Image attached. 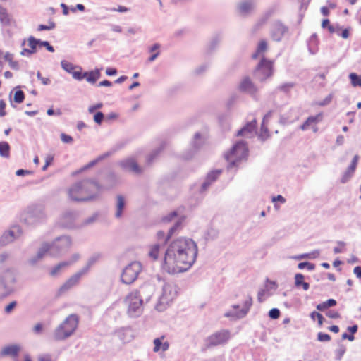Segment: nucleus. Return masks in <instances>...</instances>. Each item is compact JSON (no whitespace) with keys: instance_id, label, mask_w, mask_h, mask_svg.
Instances as JSON below:
<instances>
[{"instance_id":"f257e3e1","label":"nucleus","mask_w":361,"mask_h":361,"mask_svg":"<svg viewBox=\"0 0 361 361\" xmlns=\"http://www.w3.org/2000/svg\"><path fill=\"white\" fill-rule=\"evenodd\" d=\"M197 244L190 238H179L172 241L165 252L163 269L169 274L188 270L197 256Z\"/></svg>"},{"instance_id":"f03ea898","label":"nucleus","mask_w":361,"mask_h":361,"mask_svg":"<svg viewBox=\"0 0 361 361\" xmlns=\"http://www.w3.org/2000/svg\"><path fill=\"white\" fill-rule=\"evenodd\" d=\"M101 190V185L95 180L85 179L75 183L68 189V196L76 202L90 201L99 195Z\"/></svg>"},{"instance_id":"7ed1b4c3","label":"nucleus","mask_w":361,"mask_h":361,"mask_svg":"<svg viewBox=\"0 0 361 361\" xmlns=\"http://www.w3.org/2000/svg\"><path fill=\"white\" fill-rule=\"evenodd\" d=\"M79 324V317L76 314H69L53 331L52 338L56 341H65L76 331Z\"/></svg>"},{"instance_id":"20e7f679","label":"nucleus","mask_w":361,"mask_h":361,"mask_svg":"<svg viewBox=\"0 0 361 361\" xmlns=\"http://www.w3.org/2000/svg\"><path fill=\"white\" fill-rule=\"evenodd\" d=\"M248 156V147L243 140L237 142L232 148L224 154L225 159L228 162V168L236 166Z\"/></svg>"},{"instance_id":"39448f33","label":"nucleus","mask_w":361,"mask_h":361,"mask_svg":"<svg viewBox=\"0 0 361 361\" xmlns=\"http://www.w3.org/2000/svg\"><path fill=\"white\" fill-rule=\"evenodd\" d=\"M178 294V286L173 283H166L162 288V294L156 305V310L162 312L173 300Z\"/></svg>"},{"instance_id":"423d86ee","label":"nucleus","mask_w":361,"mask_h":361,"mask_svg":"<svg viewBox=\"0 0 361 361\" xmlns=\"http://www.w3.org/2000/svg\"><path fill=\"white\" fill-rule=\"evenodd\" d=\"M16 275V271L13 268H8L0 273V293L4 296H8L13 292Z\"/></svg>"},{"instance_id":"0eeeda50","label":"nucleus","mask_w":361,"mask_h":361,"mask_svg":"<svg viewBox=\"0 0 361 361\" xmlns=\"http://www.w3.org/2000/svg\"><path fill=\"white\" fill-rule=\"evenodd\" d=\"M142 269L140 262L137 261L130 262L122 271L121 276V282L127 285L133 283L137 279Z\"/></svg>"},{"instance_id":"6e6552de","label":"nucleus","mask_w":361,"mask_h":361,"mask_svg":"<svg viewBox=\"0 0 361 361\" xmlns=\"http://www.w3.org/2000/svg\"><path fill=\"white\" fill-rule=\"evenodd\" d=\"M125 302L128 305L127 313L130 317H139L143 310L142 299L138 297L136 293H130L125 298Z\"/></svg>"},{"instance_id":"1a4fd4ad","label":"nucleus","mask_w":361,"mask_h":361,"mask_svg":"<svg viewBox=\"0 0 361 361\" xmlns=\"http://www.w3.org/2000/svg\"><path fill=\"white\" fill-rule=\"evenodd\" d=\"M51 245V255L59 256L66 252L72 245V240L68 235L57 237Z\"/></svg>"},{"instance_id":"9d476101","label":"nucleus","mask_w":361,"mask_h":361,"mask_svg":"<svg viewBox=\"0 0 361 361\" xmlns=\"http://www.w3.org/2000/svg\"><path fill=\"white\" fill-rule=\"evenodd\" d=\"M44 217V210L40 207H31L22 214L21 221L27 225H32Z\"/></svg>"},{"instance_id":"9b49d317","label":"nucleus","mask_w":361,"mask_h":361,"mask_svg":"<svg viewBox=\"0 0 361 361\" xmlns=\"http://www.w3.org/2000/svg\"><path fill=\"white\" fill-rule=\"evenodd\" d=\"M273 73V63L263 57L256 68L255 75L261 82L264 81Z\"/></svg>"},{"instance_id":"f8f14e48","label":"nucleus","mask_w":361,"mask_h":361,"mask_svg":"<svg viewBox=\"0 0 361 361\" xmlns=\"http://www.w3.org/2000/svg\"><path fill=\"white\" fill-rule=\"evenodd\" d=\"M85 271L86 270L80 269L73 275L70 276L58 289L57 295L60 296L68 291L74 286H77L82 277L86 275Z\"/></svg>"},{"instance_id":"ddd939ff","label":"nucleus","mask_w":361,"mask_h":361,"mask_svg":"<svg viewBox=\"0 0 361 361\" xmlns=\"http://www.w3.org/2000/svg\"><path fill=\"white\" fill-rule=\"evenodd\" d=\"M85 271L86 270L80 269L73 275L70 276L58 289L57 295L60 296L68 291L74 286H77L82 277L86 275Z\"/></svg>"},{"instance_id":"4468645a","label":"nucleus","mask_w":361,"mask_h":361,"mask_svg":"<svg viewBox=\"0 0 361 361\" xmlns=\"http://www.w3.org/2000/svg\"><path fill=\"white\" fill-rule=\"evenodd\" d=\"M28 46L31 48V49H27L26 48L23 49L20 54L22 56H30L32 54L36 52V48L37 45H40L42 47H44L49 51L54 52V48L51 46L49 42L47 41H42L40 39H37L32 36H30L28 39Z\"/></svg>"},{"instance_id":"2eb2a0df","label":"nucleus","mask_w":361,"mask_h":361,"mask_svg":"<svg viewBox=\"0 0 361 361\" xmlns=\"http://www.w3.org/2000/svg\"><path fill=\"white\" fill-rule=\"evenodd\" d=\"M23 233L19 226H13L9 231H5L0 238V245L5 246L19 238Z\"/></svg>"},{"instance_id":"dca6fc26","label":"nucleus","mask_w":361,"mask_h":361,"mask_svg":"<svg viewBox=\"0 0 361 361\" xmlns=\"http://www.w3.org/2000/svg\"><path fill=\"white\" fill-rule=\"evenodd\" d=\"M229 339V331H217L207 338V347L216 346L225 343Z\"/></svg>"},{"instance_id":"f3484780","label":"nucleus","mask_w":361,"mask_h":361,"mask_svg":"<svg viewBox=\"0 0 361 361\" xmlns=\"http://www.w3.org/2000/svg\"><path fill=\"white\" fill-rule=\"evenodd\" d=\"M78 217V213L75 211H66L61 216L59 220L60 225L66 228H73L77 227L75 224Z\"/></svg>"},{"instance_id":"a211bd4d","label":"nucleus","mask_w":361,"mask_h":361,"mask_svg":"<svg viewBox=\"0 0 361 361\" xmlns=\"http://www.w3.org/2000/svg\"><path fill=\"white\" fill-rule=\"evenodd\" d=\"M119 166L125 171L132 172L135 174H141L142 169L138 165L137 161L133 157H128L119 162Z\"/></svg>"},{"instance_id":"6ab92c4d","label":"nucleus","mask_w":361,"mask_h":361,"mask_svg":"<svg viewBox=\"0 0 361 361\" xmlns=\"http://www.w3.org/2000/svg\"><path fill=\"white\" fill-rule=\"evenodd\" d=\"M288 30V28L281 22L276 21L271 25V37L274 41L280 42Z\"/></svg>"},{"instance_id":"aec40b11","label":"nucleus","mask_w":361,"mask_h":361,"mask_svg":"<svg viewBox=\"0 0 361 361\" xmlns=\"http://www.w3.org/2000/svg\"><path fill=\"white\" fill-rule=\"evenodd\" d=\"M154 292V287L149 283H145L140 287L139 290L132 291L136 293L140 298L142 299V302L145 300L148 302Z\"/></svg>"},{"instance_id":"412c9836","label":"nucleus","mask_w":361,"mask_h":361,"mask_svg":"<svg viewBox=\"0 0 361 361\" xmlns=\"http://www.w3.org/2000/svg\"><path fill=\"white\" fill-rule=\"evenodd\" d=\"M252 305V298L251 296H248L247 298L245 300V302L243 303V308L239 312H226L225 314V316L227 317H235L236 318H238V319L243 318L247 314Z\"/></svg>"},{"instance_id":"4be33fe9","label":"nucleus","mask_w":361,"mask_h":361,"mask_svg":"<svg viewBox=\"0 0 361 361\" xmlns=\"http://www.w3.org/2000/svg\"><path fill=\"white\" fill-rule=\"evenodd\" d=\"M257 121L255 119L248 122L240 130L237 132V136L251 137L255 133Z\"/></svg>"},{"instance_id":"5701e85b","label":"nucleus","mask_w":361,"mask_h":361,"mask_svg":"<svg viewBox=\"0 0 361 361\" xmlns=\"http://www.w3.org/2000/svg\"><path fill=\"white\" fill-rule=\"evenodd\" d=\"M359 158L360 157L357 154H356L353 157L350 164L349 165V166L347 168V169L343 174V176L341 180V183H346L353 176V175L354 174V173L355 171V169H356L358 161H359Z\"/></svg>"},{"instance_id":"b1692460","label":"nucleus","mask_w":361,"mask_h":361,"mask_svg":"<svg viewBox=\"0 0 361 361\" xmlns=\"http://www.w3.org/2000/svg\"><path fill=\"white\" fill-rule=\"evenodd\" d=\"M20 351V347L18 345L13 344L4 347L0 351V357H11L16 358L18 356Z\"/></svg>"},{"instance_id":"393cba45","label":"nucleus","mask_w":361,"mask_h":361,"mask_svg":"<svg viewBox=\"0 0 361 361\" xmlns=\"http://www.w3.org/2000/svg\"><path fill=\"white\" fill-rule=\"evenodd\" d=\"M240 91L254 94L257 92V88L249 77H245L239 85Z\"/></svg>"},{"instance_id":"a878e982","label":"nucleus","mask_w":361,"mask_h":361,"mask_svg":"<svg viewBox=\"0 0 361 361\" xmlns=\"http://www.w3.org/2000/svg\"><path fill=\"white\" fill-rule=\"evenodd\" d=\"M165 336H161L159 338L154 339L153 343L154 345L153 351L157 353L160 350L162 352L166 351L169 348V343L168 341H164Z\"/></svg>"},{"instance_id":"bb28decb","label":"nucleus","mask_w":361,"mask_h":361,"mask_svg":"<svg viewBox=\"0 0 361 361\" xmlns=\"http://www.w3.org/2000/svg\"><path fill=\"white\" fill-rule=\"evenodd\" d=\"M118 182V178L116 175L113 172H109L104 180L103 185H101L102 189H110L114 187Z\"/></svg>"},{"instance_id":"cd10ccee","label":"nucleus","mask_w":361,"mask_h":361,"mask_svg":"<svg viewBox=\"0 0 361 361\" xmlns=\"http://www.w3.org/2000/svg\"><path fill=\"white\" fill-rule=\"evenodd\" d=\"M204 136L200 133H196L191 141V147L193 152H197L204 144Z\"/></svg>"},{"instance_id":"c85d7f7f","label":"nucleus","mask_w":361,"mask_h":361,"mask_svg":"<svg viewBox=\"0 0 361 361\" xmlns=\"http://www.w3.org/2000/svg\"><path fill=\"white\" fill-rule=\"evenodd\" d=\"M238 8L240 14L246 15L253 9L254 3L251 1H242L238 4Z\"/></svg>"},{"instance_id":"c756f323","label":"nucleus","mask_w":361,"mask_h":361,"mask_svg":"<svg viewBox=\"0 0 361 361\" xmlns=\"http://www.w3.org/2000/svg\"><path fill=\"white\" fill-rule=\"evenodd\" d=\"M68 267V263L63 262H61L56 264V266L53 267L49 272V274L51 277H56L61 274L62 271Z\"/></svg>"},{"instance_id":"7c9ffc66","label":"nucleus","mask_w":361,"mask_h":361,"mask_svg":"<svg viewBox=\"0 0 361 361\" xmlns=\"http://www.w3.org/2000/svg\"><path fill=\"white\" fill-rule=\"evenodd\" d=\"M125 200L124 197L118 195L116 197V211L115 213L116 218H121L122 216V213L123 211V209L125 207Z\"/></svg>"},{"instance_id":"2f4dec72","label":"nucleus","mask_w":361,"mask_h":361,"mask_svg":"<svg viewBox=\"0 0 361 361\" xmlns=\"http://www.w3.org/2000/svg\"><path fill=\"white\" fill-rule=\"evenodd\" d=\"M110 153L107 152V153H105L104 154H102L100 156H99L96 159L94 160H92L90 162H89L87 165L84 166L83 167H82L79 171H76L75 173V174H78L79 173H81L92 166H94L95 164H97L99 161L105 159L106 157H107L108 156H109Z\"/></svg>"},{"instance_id":"473e14b6","label":"nucleus","mask_w":361,"mask_h":361,"mask_svg":"<svg viewBox=\"0 0 361 361\" xmlns=\"http://www.w3.org/2000/svg\"><path fill=\"white\" fill-rule=\"evenodd\" d=\"M85 75L87 82L94 84L101 76L100 70L95 69L90 72H85Z\"/></svg>"},{"instance_id":"72a5a7b5","label":"nucleus","mask_w":361,"mask_h":361,"mask_svg":"<svg viewBox=\"0 0 361 361\" xmlns=\"http://www.w3.org/2000/svg\"><path fill=\"white\" fill-rule=\"evenodd\" d=\"M101 258V254L99 253H95L93 255H92L89 259L87 260V262L86 265L82 267V270H86L85 274H87L90 270V269L95 264L97 263L99 259Z\"/></svg>"},{"instance_id":"f704fd0d","label":"nucleus","mask_w":361,"mask_h":361,"mask_svg":"<svg viewBox=\"0 0 361 361\" xmlns=\"http://www.w3.org/2000/svg\"><path fill=\"white\" fill-rule=\"evenodd\" d=\"M49 252L51 254V245L49 243H43L37 252V255L42 260L44 256Z\"/></svg>"},{"instance_id":"c9c22d12","label":"nucleus","mask_w":361,"mask_h":361,"mask_svg":"<svg viewBox=\"0 0 361 361\" xmlns=\"http://www.w3.org/2000/svg\"><path fill=\"white\" fill-rule=\"evenodd\" d=\"M49 252L51 254V245L49 243H43L37 252V255L42 260L44 256Z\"/></svg>"},{"instance_id":"e433bc0d","label":"nucleus","mask_w":361,"mask_h":361,"mask_svg":"<svg viewBox=\"0 0 361 361\" xmlns=\"http://www.w3.org/2000/svg\"><path fill=\"white\" fill-rule=\"evenodd\" d=\"M49 252L51 254V245L49 243H43L37 252V255L42 260L44 256Z\"/></svg>"},{"instance_id":"4c0bfd02","label":"nucleus","mask_w":361,"mask_h":361,"mask_svg":"<svg viewBox=\"0 0 361 361\" xmlns=\"http://www.w3.org/2000/svg\"><path fill=\"white\" fill-rule=\"evenodd\" d=\"M10 145L7 142H0V156L4 158L10 157Z\"/></svg>"},{"instance_id":"58836bf2","label":"nucleus","mask_w":361,"mask_h":361,"mask_svg":"<svg viewBox=\"0 0 361 361\" xmlns=\"http://www.w3.org/2000/svg\"><path fill=\"white\" fill-rule=\"evenodd\" d=\"M164 144L161 145L158 148L153 150L147 157V164H151L154 160L157 158V157L159 154V153L164 149Z\"/></svg>"},{"instance_id":"ea45409f","label":"nucleus","mask_w":361,"mask_h":361,"mask_svg":"<svg viewBox=\"0 0 361 361\" xmlns=\"http://www.w3.org/2000/svg\"><path fill=\"white\" fill-rule=\"evenodd\" d=\"M267 42L265 40L260 41L257 46L256 52L252 54V58L257 59L260 54L264 53L267 50Z\"/></svg>"},{"instance_id":"a19ab883","label":"nucleus","mask_w":361,"mask_h":361,"mask_svg":"<svg viewBox=\"0 0 361 361\" xmlns=\"http://www.w3.org/2000/svg\"><path fill=\"white\" fill-rule=\"evenodd\" d=\"M160 243L154 244L151 246L150 250L149 251V256L156 260L158 258L159 249H160Z\"/></svg>"},{"instance_id":"79ce46f5","label":"nucleus","mask_w":361,"mask_h":361,"mask_svg":"<svg viewBox=\"0 0 361 361\" xmlns=\"http://www.w3.org/2000/svg\"><path fill=\"white\" fill-rule=\"evenodd\" d=\"M0 21L4 25H8L10 19L5 8L0 6Z\"/></svg>"},{"instance_id":"37998d69","label":"nucleus","mask_w":361,"mask_h":361,"mask_svg":"<svg viewBox=\"0 0 361 361\" xmlns=\"http://www.w3.org/2000/svg\"><path fill=\"white\" fill-rule=\"evenodd\" d=\"M349 78L353 87H361V75H358L355 73H351L349 75Z\"/></svg>"},{"instance_id":"c03bdc74","label":"nucleus","mask_w":361,"mask_h":361,"mask_svg":"<svg viewBox=\"0 0 361 361\" xmlns=\"http://www.w3.org/2000/svg\"><path fill=\"white\" fill-rule=\"evenodd\" d=\"M221 173V170L219 169V170L212 171L207 174L205 179H207L211 183H212L218 178V177L219 176V175Z\"/></svg>"},{"instance_id":"a18cd8bd","label":"nucleus","mask_w":361,"mask_h":361,"mask_svg":"<svg viewBox=\"0 0 361 361\" xmlns=\"http://www.w3.org/2000/svg\"><path fill=\"white\" fill-rule=\"evenodd\" d=\"M319 255V252L318 250H315L313 252H312L311 254H302V255H300L298 256L292 257L291 258L295 259H305V258L312 259V258L317 257Z\"/></svg>"},{"instance_id":"49530a36","label":"nucleus","mask_w":361,"mask_h":361,"mask_svg":"<svg viewBox=\"0 0 361 361\" xmlns=\"http://www.w3.org/2000/svg\"><path fill=\"white\" fill-rule=\"evenodd\" d=\"M184 220V217L180 218L175 224L169 229V233H168V238H169L173 233L178 230L182 225V222Z\"/></svg>"},{"instance_id":"de8ad7c7","label":"nucleus","mask_w":361,"mask_h":361,"mask_svg":"<svg viewBox=\"0 0 361 361\" xmlns=\"http://www.w3.org/2000/svg\"><path fill=\"white\" fill-rule=\"evenodd\" d=\"M24 99H25V94L22 90H19L15 92L14 97H13V100L15 102H16L18 104H20L23 102Z\"/></svg>"},{"instance_id":"09e8293b","label":"nucleus","mask_w":361,"mask_h":361,"mask_svg":"<svg viewBox=\"0 0 361 361\" xmlns=\"http://www.w3.org/2000/svg\"><path fill=\"white\" fill-rule=\"evenodd\" d=\"M295 83L294 82H287L282 84L278 87V90L283 92H288L293 87H294Z\"/></svg>"},{"instance_id":"8fccbe9b","label":"nucleus","mask_w":361,"mask_h":361,"mask_svg":"<svg viewBox=\"0 0 361 361\" xmlns=\"http://www.w3.org/2000/svg\"><path fill=\"white\" fill-rule=\"evenodd\" d=\"M61 65L62 68L69 73H72V71L75 68L73 64L65 60L61 61Z\"/></svg>"},{"instance_id":"3c124183","label":"nucleus","mask_w":361,"mask_h":361,"mask_svg":"<svg viewBox=\"0 0 361 361\" xmlns=\"http://www.w3.org/2000/svg\"><path fill=\"white\" fill-rule=\"evenodd\" d=\"M322 119V114L319 113L316 116H310L306 120L307 123L311 125L312 123H317L320 122Z\"/></svg>"},{"instance_id":"603ef678","label":"nucleus","mask_w":361,"mask_h":361,"mask_svg":"<svg viewBox=\"0 0 361 361\" xmlns=\"http://www.w3.org/2000/svg\"><path fill=\"white\" fill-rule=\"evenodd\" d=\"M298 267L300 269H303L305 268L307 269L310 271H312L314 269L315 265L312 263L308 262H300L298 264Z\"/></svg>"},{"instance_id":"864d4df0","label":"nucleus","mask_w":361,"mask_h":361,"mask_svg":"<svg viewBox=\"0 0 361 361\" xmlns=\"http://www.w3.org/2000/svg\"><path fill=\"white\" fill-rule=\"evenodd\" d=\"M310 317L312 320H315V317H317L318 324L319 326L322 325L323 321L324 320L323 316L320 313L315 311L310 314Z\"/></svg>"},{"instance_id":"5fc2aeb1","label":"nucleus","mask_w":361,"mask_h":361,"mask_svg":"<svg viewBox=\"0 0 361 361\" xmlns=\"http://www.w3.org/2000/svg\"><path fill=\"white\" fill-rule=\"evenodd\" d=\"M97 216H98L97 214H93L92 216L87 218L80 224V226H87V225H90V224H93L94 222L96 221V220L97 219Z\"/></svg>"},{"instance_id":"6e6d98bb","label":"nucleus","mask_w":361,"mask_h":361,"mask_svg":"<svg viewBox=\"0 0 361 361\" xmlns=\"http://www.w3.org/2000/svg\"><path fill=\"white\" fill-rule=\"evenodd\" d=\"M40 261H42L39 257L37 255L32 256L28 260L27 264L31 267L36 266Z\"/></svg>"},{"instance_id":"4d7b16f0","label":"nucleus","mask_w":361,"mask_h":361,"mask_svg":"<svg viewBox=\"0 0 361 361\" xmlns=\"http://www.w3.org/2000/svg\"><path fill=\"white\" fill-rule=\"evenodd\" d=\"M208 67H209V65L207 63L202 64L195 69L194 73L196 75L202 74L203 73H204L207 71Z\"/></svg>"},{"instance_id":"13d9d810","label":"nucleus","mask_w":361,"mask_h":361,"mask_svg":"<svg viewBox=\"0 0 361 361\" xmlns=\"http://www.w3.org/2000/svg\"><path fill=\"white\" fill-rule=\"evenodd\" d=\"M304 276L302 274H296L295 276V285L300 287L304 283Z\"/></svg>"},{"instance_id":"bf43d9fd","label":"nucleus","mask_w":361,"mask_h":361,"mask_svg":"<svg viewBox=\"0 0 361 361\" xmlns=\"http://www.w3.org/2000/svg\"><path fill=\"white\" fill-rule=\"evenodd\" d=\"M293 121H294V118H292L290 116H286V114L281 115L280 117V120H279L280 123H281L283 125H286V124L292 123Z\"/></svg>"},{"instance_id":"052dcab7","label":"nucleus","mask_w":361,"mask_h":361,"mask_svg":"<svg viewBox=\"0 0 361 361\" xmlns=\"http://www.w3.org/2000/svg\"><path fill=\"white\" fill-rule=\"evenodd\" d=\"M265 288L269 292V290H276L277 288V284L275 281H270L269 279L266 280Z\"/></svg>"},{"instance_id":"680f3d73","label":"nucleus","mask_w":361,"mask_h":361,"mask_svg":"<svg viewBox=\"0 0 361 361\" xmlns=\"http://www.w3.org/2000/svg\"><path fill=\"white\" fill-rule=\"evenodd\" d=\"M269 316L271 319H276L280 316V310L277 308H272L269 312Z\"/></svg>"},{"instance_id":"e2e57ef3","label":"nucleus","mask_w":361,"mask_h":361,"mask_svg":"<svg viewBox=\"0 0 361 361\" xmlns=\"http://www.w3.org/2000/svg\"><path fill=\"white\" fill-rule=\"evenodd\" d=\"M317 339L321 342L329 341L331 340V336L322 332H319L317 334Z\"/></svg>"},{"instance_id":"0e129e2a","label":"nucleus","mask_w":361,"mask_h":361,"mask_svg":"<svg viewBox=\"0 0 361 361\" xmlns=\"http://www.w3.org/2000/svg\"><path fill=\"white\" fill-rule=\"evenodd\" d=\"M104 118V115L102 112L98 111L94 116V121L97 124H101Z\"/></svg>"},{"instance_id":"69168bd1","label":"nucleus","mask_w":361,"mask_h":361,"mask_svg":"<svg viewBox=\"0 0 361 361\" xmlns=\"http://www.w3.org/2000/svg\"><path fill=\"white\" fill-rule=\"evenodd\" d=\"M266 295H270L271 294L270 293H268V291L266 288L264 289H261L260 290H259L258 292V294H257V300L259 302H262L264 301V298L263 297L265 296Z\"/></svg>"},{"instance_id":"338daca9","label":"nucleus","mask_w":361,"mask_h":361,"mask_svg":"<svg viewBox=\"0 0 361 361\" xmlns=\"http://www.w3.org/2000/svg\"><path fill=\"white\" fill-rule=\"evenodd\" d=\"M53 160L54 157L52 155L47 156L45 159V164L42 166V170L43 171H45L47 169L48 166L51 164Z\"/></svg>"},{"instance_id":"774afa93","label":"nucleus","mask_w":361,"mask_h":361,"mask_svg":"<svg viewBox=\"0 0 361 361\" xmlns=\"http://www.w3.org/2000/svg\"><path fill=\"white\" fill-rule=\"evenodd\" d=\"M17 302L16 301H12L8 305H7L5 307L4 311L6 314H10L13 310L16 307Z\"/></svg>"}]
</instances>
